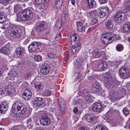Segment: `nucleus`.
I'll list each match as a JSON object with an SVG mask.
<instances>
[{
    "label": "nucleus",
    "mask_w": 130,
    "mask_h": 130,
    "mask_svg": "<svg viewBox=\"0 0 130 130\" xmlns=\"http://www.w3.org/2000/svg\"><path fill=\"white\" fill-rule=\"evenodd\" d=\"M26 111L25 107L23 105V103L20 101L15 102L12 107V112L19 116L23 115Z\"/></svg>",
    "instance_id": "nucleus-2"
},
{
    "label": "nucleus",
    "mask_w": 130,
    "mask_h": 130,
    "mask_svg": "<svg viewBox=\"0 0 130 130\" xmlns=\"http://www.w3.org/2000/svg\"><path fill=\"white\" fill-rule=\"evenodd\" d=\"M6 15L4 13H3L2 14H0V23H3L6 20Z\"/></svg>",
    "instance_id": "nucleus-34"
},
{
    "label": "nucleus",
    "mask_w": 130,
    "mask_h": 130,
    "mask_svg": "<svg viewBox=\"0 0 130 130\" xmlns=\"http://www.w3.org/2000/svg\"><path fill=\"white\" fill-rule=\"evenodd\" d=\"M1 105L4 111L6 110L7 109L8 105L6 102H3Z\"/></svg>",
    "instance_id": "nucleus-43"
},
{
    "label": "nucleus",
    "mask_w": 130,
    "mask_h": 130,
    "mask_svg": "<svg viewBox=\"0 0 130 130\" xmlns=\"http://www.w3.org/2000/svg\"><path fill=\"white\" fill-rule=\"evenodd\" d=\"M123 28L124 31L125 32H130V23H126L124 24L123 26Z\"/></svg>",
    "instance_id": "nucleus-32"
},
{
    "label": "nucleus",
    "mask_w": 130,
    "mask_h": 130,
    "mask_svg": "<svg viewBox=\"0 0 130 130\" xmlns=\"http://www.w3.org/2000/svg\"><path fill=\"white\" fill-rule=\"evenodd\" d=\"M32 94L31 90L29 89H26L23 91V98L25 100H28L31 98Z\"/></svg>",
    "instance_id": "nucleus-15"
},
{
    "label": "nucleus",
    "mask_w": 130,
    "mask_h": 130,
    "mask_svg": "<svg viewBox=\"0 0 130 130\" xmlns=\"http://www.w3.org/2000/svg\"><path fill=\"white\" fill-rule=\"evenodd\" d=\"M80 95L81 96H83L86 93V91L85 90H83L81 91L80 92Z\"/></svg>",
    "instance_id": "nucleus-63"
},
{
    "label": "nucleus",
    "mask_w": 130,
    "mask_h": 130,
    "mask_svg": "<svg viewBox=\"0 0 130 130\" xmlns=\"http://www.w3.org/2000/svg\"><path fill=\"white\" fill-rule=\"evenodd\" d=\"M92 109L94 112H101L102 110V106L100 103L96 102L93 104Z\"/></svg>",
    "instance_id": "nucleus-17"
},
{
    "label": "nucleus",
    "mask_w": 130,
    "mask_h": 130,
    "mask_svg": "<svg viewBox=\"0 0 130 130\" xmlns=\"http://www.w3.org/2000/svg\"><path fill=\"white\" fill-rule=\"evenodd\" d=\"M95 130H108V129L106 127L102 125H98L96 126Z\"/></svg>",
    "instance_id": "nucleus-39"
},
{
    "label": "nucleus",
    "mask_w": 130,
    "mask_h": 130,
    "mask_svg": "<svg viewBox=\"0 0 130 130\" xmlns=\"http://www.w3.org/2000/svg\"><path fill=\"white\" fill-rule=\"evenodd\" d=\"M88 8H94L96 7V4L94 0H86Z\"/></svg>",
    "instance_id": "nucleus-23"
},
{
    "label": "nucleus",
    "mask_w": 130,
    "mask_h": 130,
    "mask_svg": "<svg viewBox=\"0 0 130 130\" xmlns=\"http://www.w3.org/2000/svg\"><path fill=\"white\" fill-rule=\"evenodd\" d=\"M64 103V102L62 100H61V101H59L58 106L60 111L62 112L64 111L65 109Z\"/></svg>",
    "instance_id": "nucleus-30"
},
{
    "label": "nucleus",
    "mask_w": 130,
    "mask_h": 130,
    "mask_svg": "<svg viewBox=\"0 0 130 130\" xmlns=\"http://www.w3.org/2000/svg\"><path fill=\"white\" fill-rule=\"evenodd\" d=\"M82 63H80L79 61H76L74 62V67L76 70H79L78 69L80 68L82 66Z\"/></svg>",
    "instance_id": "nucleus-37"
},
{
    "label": "nucleus",
    "mask_w": 130,
    "mask_h": 130,
    "mask_svg": "<svg viewBox=\"0 0 130 130\" xmlns=\"http://www.w3.org/2000/svg\"><path fill=\"white\" fill-rule=\"evenodd\" d=\"M115 35L111 32H107L103 34L101 38L102 43L105 44L110 43L115 39Z\"/></svg>",
    "instance_id": "nucleus-4"
},
{
    "label": "nucleus",
    "mask_w": 130,
    "mask_h": 130,
    "mask_svg": "<svg viewBox=\"0 0 130 130\" xmlns=\"http://www.w3.org/2000/svg\"><path fill=\"white\" fill-rule=\"evenodd\" d=\"M8 75L10 77H14L17 76V74L16 72L14 71L8 73Z\"/></svg>",
    "instance_id": "nucleus-42"
},
{
    "label": "nucleus",
    "mask_w": 130,
    "mask_h": 130,
    "mask_svg": "<svg viewBox=\"0 0 130 130\" xmlns=\"http://www.w3.org/2000/svg\"><path fill=\"white\" fill-rule=\"evenodd\" d=\"M44 1V0H35V2L36 4H40Z\"/></svg>",
    "instance_id": "nucleus-55"
},
{
    "label": "nucleus",
    "mask_w": 130,
    "mask_h": 130,
    "mask_svg": "<svg viewBox=\"0 0 130 130\" xmlns=\"http://www.w3.org/2000/svg\"><path fill=\"white\" fill-rule=\"evenodd\" d=\"M61 26V22L60 20H57L56 21L55 25V26L57 28V29H60Z\"/></svg>",
    "instance_id": "nucleus-48"
},
{
    "label": "nucleus",
    "mask_w": 130,
    "mask_h": 130,
    "mask_svg": "<svg viewBox=\"0 0 130 130\" xmlns=\"http://www.w3.org/2000/svg\"><path fill=\"white\" fill-rule=\"evenodd\" d=\"M6 91L8 93L9 95L13 94V93L14 92V87L11 85H9L6 87Z\"/></svg>",
    "instance_id": "nucleus-24"
},
{
    "label": "nucleus",
    "mask_w": 130,
    "mask_h": 130,
    "mask_svg": "<svg viewBox=\"0 0 130 130\" xmlns=\"http://www.w3.org/2000/svg\"><path fill=\"white\" fill-rule=\"evenodd\" d=\"M92 91L94 92H98L101 89V88L99 83H96L91 88Z\"/></svg>",
    "instance_id": "nucleus-26"
},
{
    "label": "nucleus",
    "mask_w": 130,
    "mask_h": 130,
    "mask_svg": "<svg viewBox=\"0 0 130 130\" xmlns=\"http://www.w3.org/2000/svg\"><path fill=\"white\" fill-rule=\"evenodd\" d=\"M126 91L125 89L122 88L120 90V92L116 93L110 94L109 98L112 100H118L121 98L126 93Z\"/></svg>",
    "instance_id": "nucleus-8"
},
{
    "label": "nucleus",
    "mask_w": 130,
    "mask_h": 130,
    "mask_svg": "<svg viewBox=\"0 0 130 130\" xmlns=\"http://www.w3.org/2000/svg\"><path fill=\"white\" fill-rule=\"evenodd\" d=\"M22 10L21 6L19 5H16L14 7V12L16 13L17 12Z\"/></svg>",
    "instance_id": "nucleus-36"
},
{
    "label": "nucleus",
    "mask_w": 130,
    "mask_h": 130,
    "mask_svg": "<svg viewBox=\"0 0 130 130\" xmlns=\"http://www.w3.org/2000/svg\"><path fill=\"white\" fill-rule=\"evenodd\" d=\"M78 130H89L88 128L85 127H82L79 128Z\"/></svg>",
    "instance_id": "nucleus-60"
},
{
    "label": "nucleus",
    "mask_w": 130,
    "mask_h": 130,
    "mask_svg": "<svg viewBox=\"0 0 130 130\" xmlns=\"http://www.w3.org/2000/svg\"><path fill=\"white\" fill-rule=\"evenodd\" d=\"M86 99L87 102H92L93 101V97L90 95H88L86 96Z\"/></svg>",
    "instance_id": "nucleus-45"
},
{
    "label": "nucleus",
    "mask_w": 130,
    "mask_h": 130,
    "mask_svg": "<svg viewBox=\"0 0 130 130\" xmlns=\"http://www.w3.org/2000/svg\"><path fill=\"white\" fill-rule=\"evenodd\" d=\"M110 10L107 7L100 8V17L102 18L108 14L110 12Z\"/></svg>",
    "instance_id": "nucleus-16"
},
{
    "label": "nucleus",
    "mask_w": 130,
    "mask_h": 130,
    "mask_svg": "<svg viewBox=\"0 0 130 130\" xmlns=\"http://www.w3.org/2000/svg\"><path fill=\"white\" fill-rule=\"evenodd\" d=\"M42 59V57L40 55H35L34 57V61L37 62H39Z\"/></svg>",
    "instance_id": "nucleus-47"
},
{
    "label": "nucleus",
    "mask_w": 130,
    "mask_h": 130,
    "mask_svg": "<svg viewBox=\"0 0 130 130\" xmlns=\"http://www.w3.org/2000/svg\"><path fill=\"white\" fill-rule=\"evenodd\" d=\"M125 8L127 10L130 11V1L127 2L125 3Z\"/></svg>",
    "instance_id": "nucleus-49"
},
{
    "label": "nucleus",
    "mask_w": 130,
    "mask_h": 130,
    "mask_svg": "<svg viewBox=\"0 0 130 130\" xmlns=\"http://www.w3.org/2000/svg\"><path fill=\"white\" fill-rule=\"evenodd\" d=\"M45 23L43 21L37 23L33 29L34 31L37 33H38L43 31Z\"/></svg>",
    "instance_id": "nucleus-12"
},
{
    "label": "nucleus",
    "mask_w": 130,
    "mask_h": 130,
    "mask_svg": "<svg viewBox=\"0 0 130 130\" xmlns=\"http://www.w3.org/2000/svg\"><path fill=\"white\" fill-rule=\"evenodd\" d=\"M120 82L119 81H117L115 79V86L113 87L118 86L120 84Z\"/></svg>",
    "instance_id": "nucleus-62"
},
{
    "label": "nucleus",
    "mask_w": 130,
    "mask_h": 130,
    "mask_svg": "<svg viewBox=\"0 0 130 130\" xmlns=\"http://www.w3.org/2000/svg\"><path fill=\"white\" fill-rule=\"evenodd\" d=\"M52 91L49 90H46L44 91L43 93V94L46 96H50L52 93Z\"/></svg>",
    "instance_id": "nucleus-50"
},
{
    "label": "nucleus",
    "mask_w": 130,
    "mask_h": 130,
    "mask_svg": "<svg viewBox=\"0 0 130 130\" xmlns=\"http://www.w3.org/2000/svg\"><path fill=\"white\" fill-rule=\"evenodd\" d=\"M32 102L33 104L35 105L37 108L42 107L44 105L43 101L41 98H35L32 100Z\"/></svg>",
    "instance_id": "nucleus-10"
},
{
    "label": "nucleus",
    "mask_w": 130,
    "mask_h": 130,
    "mask_svg": "<svg viewBox=\"0 0 130 130\" xmlns=\"http://www.w3.org/2000/svg\"><path fill=\"white\" fill-rule=\"evenodd\" d=\"M40 44V43L39 42H34L31 43L28 47L29 52L32 53L35 52L38 48V45Z\"/></svg>",
    "instance_id": "nucleus-13"
},
{
    "label": "nucleus",
    "mask_w": 130,
    "mask_h": 130,
    "mask_svg": "<svg viewBox=\"0 0 130 130\" xmlns=\"http://www.w3.org/2000/svg\"><path fill=\"white\" fill-rule=\"evenodd\" d=\"M55 110V109L54 108H52L50 109V112L52 113H54Z\"/></svg>",
    "instance_id": "nucleus-64"
},
{
    "label": "nucleus",
    "mask_w": 130,
    "mask_h": 130,
    "mask_svg": "<svg viewBox=\"0 0 130 130\" xmlns=\"http://www.w3.org/2000/svg\"><path fill=\"white\" fill-rule=\"evenodd\" d=\"M47 56L51 58H56L57 57L55 54L50 52L47 53Z\"/></svg>",
    "instance_id": "nucleus-46"
},
{
    "label": "nucleus",
    "mask_w": 130,
    "mask_h": 130,
    "mask_svg": "<svg viewBox=\"0 0 130 130\" xmlns=\"http://www.w3.org/2000/svg\"><path fill=\"white\" fill-rule=\"evenodd\" d=\"M43 3L41 6V11H43L46 10L48 7V3L46 2H43Z\"/></svg>",
    "instance_id": "nucleus-38"
},
{
    "label": "nucleus",
    "mask_w": 130,
    "mask_h": 130,
    "mask_svg": "<svg viewBox=\"0 0 130 130\" xmlns=\"http://www.w3.org/2000/svg\"><path fill=\"white\" fill-rule=\"evenodd\" d=\"M8 32L11 36L13 37L19 38L22 36L21 31L18 27L14 26L10 28Z\"/></svg>",
    "instance_id": "nucleus-5"
},
{
    "label": "nucleus",
    "mask_w": 130,
    "mask_h": 130,
    "mask_svg": "<svg viewBox=\"0 0 130 130\" xmlns=\"http://www.w3.org/2000/svg\"><path fill=\"white\" fill-rule=\"evenodd\" d=\"M92 56L93 58H99L100 57L103 56L105 55V52L104 51H101L98 49H95L92 52Z\"/></svg>",
    "instance_id": "nucleus-14"
},
{
    "label": "nucleus",
    "mask_w": 130,
    "mask_h": 130,
    "mask_svg": "<svg viewBox=\"0 0 130 130\" xmlns=\"http://www.w3.org/2000/svg\"><path fill=\"white\" fill-rule=\"evenodd\" d=\"M105 25L107 29L109 30H111L112 29L113 25L112 21L110 20H109L106 22Z\"/></svg>",
    "instance_id": "nucleus-29"
},
{
    "label": "nucleus",
    "mask_w": 130,
    "mask_h": 130,
    "mask_svg": "<svg viewBox=\"0 0 130 130\" xmlns=\"http://www.w3.org/2000/svg\"><path fill=\"white\" fill-rule=\"evenodd\" d=\"M38 114L40 115V122L42 125H48L50 124V118L53 117L52 114L47 113L46 111L42 110L39 111Z\"/></svg>",
    "instance_id": "nucleus-3"
},
{
    "label": "nucleus",
    "mask_w": 130,
    "mask_h": 130,
    "mask_svg": "<svg viewBox=\"0 0 130 130\" xmlns=\"http://www.w3.org/2000/svg\"><path fill=\"white\" fill-rule=\"evenodd\" d=\"M108 113L106 114V117L105 119L107 122L111 123L112 121H113L112 118L110 116L108 115Z\"/></svg>",
    "instance_id": "nucleus-41"
},
{
    "label": "nucleus",
    "mask_w": 130,
    "mask_h": 130,
    "mask_svg": "<svg viewBox=\"0 0 130 130\" xmlns=\"http://www.w3.org/2000/svg\"><path fill=\"white\" fill-rule=\"evenodd\" d=\"M95 62L97 63V67L99 71H103L107 69V64L103 60H99L96 61Z\"/></svg>",
    "instance_id": "nucleus-11"
},
{
    "label": "nucleus",
    "mask_w": 130,
    "mask_h": 130,
    "mask_svg": "<svg viewBox=\"0 0 130 130\" xmlns=\"http://www.w3.org/2000/svg\"><path fill=\"white\" fill-rule=\"evenodd\" d=\"M77 36L75 34H73L71 37V41L72 45H74L75 44L77 43L79 41H77Z\"/></svg>",
    "instance_id": "nucleus-31"
},
{
    "label": "nucleus",
    "mask_w": 130,
    "mask_h": 130,
    "mask_svg": "<svg viewBox=\"0 0 130 130\" xmlns=\"http://www.w3.org/2000/svg\"><path fill=\"white\" fill-rule=\"evenodd\" d=\"M32 122V121L31 118H29L27 120L26 123L28 125H31Z\"/></svg>",
    "instance_id": "nucleus-56"
},
{
    "label": "nucleus",
    "mask_w": 130,
    "mask_h": 130,
    "mask_svg": "<svg viewBox=\"0 0 130 130\" xmlns=\"http://www.w3.org/2000/svg\"><path fill=\"white\" fill-rule=\"evenodd\" d=\"M119 72L120 75L124 77H127L129 76V71L125 68H122L120 69Z\"/></svg>",
    "instance_id": "nucleus-21"
},
{
    "label": "nucleus",
    "mask_w": 130,
    "mask_h": 130,
    "mask_svg": "<svg viewBox=\"0 0 130 130\" xmlns=\"http://www.w3.org/2000/svg\"><path fill=\"white\" fill-rule=\"evenodd\" d=\"M10 51L8 45H6L0 49V53L6 55H8Z\"/></svg>",
    "instance_id": "nucleus-22"
},
{
    "label": "nucleus",
    "mask_w": 130,
    "mask_h": 130,
    "mask_svg": "<svg viewBox=\"0 0 130 130\" xmlns=\"http://www.w3.org/2000/svg\"><path fill=\"white\" fill-rule=\"evenodd\" d=\"M63 3L62 0H56L54 6V8L57 10L60 9Z\"/></svg>",
    "instance_id": "nucleus-25"
},
{
    "label": "nucleus",
    "mask_w": 130,
    "mask_h": 130,
    "mask_svg": "<svg viewBox=\"0 0 130 130\" xmlns=\"http://www.w3.org/2000/svg\"><path fill=\"white\" fill-rule=\"evenodd\" d=\"M34 88L38 91L41 90L43 88L42 85L41 83H37L34 84Z\"/></svg>",
    "instance_id": "nucleus-35"
},
{
    "label": "nucleus",
    "mask_w": 130,
    "mask_h": 130,
    "mask_svg": "<svg viewBox=\"0 0 130 130\" xmlns=\"http://www.w3.org/2000/svg\"><path fill=\"white\" fill-rule=\"evenodd\" d=\"M41 6H37L36 7L35 10L38 13H40L41 12H43V11H41Z\"/></svg>",
    "instance_id": "nucleus-52"
},
{
    "label": "nucleus",
    "mask_w": 130,
    "mask_h": 130,
    "mask_svg": "<svg viewBox=\"0 0 130 130\" xmlns=\"http://www.w3.org/2000/svg\"><path fill=\"white\" fill-rule=\"evenodd\" d=\"M33 15L31 10L29 9H26L16 14V21L18 22L29 21L32 19Z\"/></svg>",
    "instance_id": "nucleus-1"
},
{
    "label": "nucleus",
    "mask_w": 130,
    "mask_h": 130,
    "mask_svg": "<svg viewBox=\"0 0 130 130\" xmlns=\"http://www.w3.org/2000/svg\"><path fill=\"white\" fill-rule=\"evenodd\" d=\"M29 39L28 38L25 39L24 42H23V44L24 45L26 44L27 43H28V42H29Z\"/></svg>",
    "instance_id": "nucleus-61"
},
{
    "label": "nucleus",
    "mask_w": 130,
    "mask_h": 130,
    "mask_svg": "<svg viewBox=\"0 0 130 130\" xmlns=\"http://www.w3.org/2000/svg\"><path fill=\"white\" fill-rule=\"evenodd\" d=\"M123 46L121 44H118L116 46V49L118 51L121 52L123 49Z\"/></svg>",
    "instance_id": "nucleus-40"
},
{
    "label": "nucleus",
    "mask_w": 130,
    "mask_h": 130,
    "mask_svg": "<svg viewBox=\"0 0 130 130\" xmlns=\"http://www.w3.org/2000/svg\"><path fill=\"white\" fill-rule=\"evenodd\" d=\"M126 86L128 93L130 94V83L127 85Z\"/></svg>",
    "instance_id": "nucleus-57"
},
{
    "label": "nucleus",
    "mask_w": 130,
    "mask_h": 130,
    "mask_svg": "<svg viewBox=\"0 0 130 130\" xmlns=\"http://www.w3.org/2000/svg\"><path fill=\"white\" fill-rule=\"evenodd\" d=\"M81 76L80 72L79 70H77L75 71L73 77L76 79H78L80 78Z\"/></svg>",
    "instance_id": "nucleus-33"
},
{
    "label": "nucleus",
    "mask_w": 130,
    "mask_h": 130,
    "mask_svg": "<svg viewBox=\"0 0 130 130\" xmlns=\"http://www.w3.org/2000/svg\"><path fill=\"white\" fill-rule=\"evenodd\" d=\"M125 16L124 12L121 11H118L115 15L114 20L116 23L121 22L124 19Z\"/></svg>",
    "instance_id": "nucleus-9"
},
{
    "label": "nucleus",
    "mask_w": 130,
    "mask_h": 130,
    "mask_svg": "<svg viewBox=\"0 0 130 130\" xmlns=\"http://www.w3.org/2000/svg\"><path fill=\"white\" fill-rule=\"evenodd\" d=\"M48 67L46 63H45L42 64L40 70L41 74L44 75L47 74L49 72V68Z\"/></svg>",
    "instance_id": "nucleus-19"
},
{
    "label": "nucleus",
    "mask_w": 130,
    "mask_h": 130,
    "mask_svg": "<svg viewBox=\"0 0 130 130\" xmlns=\"http://www.w3.org/2000/svg\"><path fill=\"white\" fill-rule=\"evenodd\" d=\"M6 91L5 88L2 87L0 88V94H3Z\"/></svg>",
    "instance_id": "nucleus-54"
},
{
    "label": "nucleus",
    "mask_w": 130,
    "mask_h": 130,
    "mask_svg": "<svg viewBox=\"0 0 130 130\" xmlns=\"http://www.w3.org/2000/svg\"><path fill=\"white\" fill-rule=\"evenodd\" d=\"M105 85L107 88L113 87L115 86V79L111 78L108 75H106L104 77Z\"/></svg>",
    "instance_id": "nucleus-7"
},
{
    "label": "nucleus",
    "mask_w": 130,
    "mask_h": 130,
    "mask_svg": "<svg viewBox=\"0 0 130 130\" xmlns=\"http://www.w3.org/2000/svg\"><path fill=\"white\" fill-rule=\"evenodd\" d=\"M15 51L17 55H21L25 52V50L24 48L19 47L16 49Z\"/></svg>",
    "instance_id": "nucleus-28"
},
{
    "label": "nucleus",
    "mask_w": 130,
    "mask_h": 130,
    "mask_svg": "<svg viewBox=\"0 0 130 130\" xmlns=\"http://www.w3.org/2000/svg\"><path fill=\"white\" fill-rule=\"evenodd\" d=\"M87 16L91 19V24L93 25L98 22L99 15L97 10H93L88 12Z\"/></svg>",
    "instance_id": "nucleus-6"
},
{
    "label": "nucleus",
    "mask_w": 130,
    "mask_h": 130,
    "mask_svg": "<svg viewBox=\"0 0 130 130\" xmlns=\"http://www.w3.org/2000/svg\"><path fill=\"white\" fill-rule=\"evenodd\" d=\"M118 122L117 120H114L111 122V124L112 126H116L118 125Z\"/></svg>",
    "instance_id": "nucleus-51"
},
{
    "label": "nucleus",
    "mask_w": 130,
    "mask_h": 130,
    "mask_svg": "<svg viewBox=\"0 0 130 130\" xmlns=\"http://www.w3.org/2000/svg\"><path fill=\"white\" fill-rule=\"evenodd\" d=\"M85 117L86 120L89 122H92L95 120V116L92 113L86 114Z\"/></svg>",
    "instance_id": "nucleus-20"
},
{
    "label": "nucleus",
    "mask_w": 130,
    "mask_h": 130,
    "mask_svg": "<svg viewBox=\"0 0 130 130\" xmlns=\"http://www.w3.org/2000/svg\"><path fill=\"white\" fill-rule=\"evenodd\" d=\"M123 111L124 115H127L129 113L128 111L125 108H124L123 110Z\"/></svg>",
    "instance_id": "nucleus-58"
},
{
    "label": "nucleus",
    "mask_w": 130,
    "mask_h": 130,
    "mask_svg": "<svg viewBox=\"0 0 130 130\" xmlns=\"http://www.w3.org/2000/svg\"><path fill=\"white\" fill-rule=\"evenodd\" d=\"M61 32H60L56 35L55 38V40L56 41L58 40L61 38Z\"/></svg>",
    "instance_id": "nucleus-53"
},
{
    "label": "nucleus",
    "mask_w": 130,
    "mask_h": 130,
    "mask_svg": "<svg viewBox=\"0 0 130 130\" xmlns=\"http://www.w3.org/2000/svg\"><path fill=\"white\" fill-rule=\"evenodd\" d=\"M77 28L78 31L80 32H83L85 31V28L83 26L82 23L78 22L77 24Z\"/></svg>",
    "instance_id": "nucleus-27"
},
{
    "label": "nucleus",
    "mask_w": 130,
    "mask_h": 130,
    "mask_svg": "<svg viewBox=\"0 0 130 130\" xmlns=\"http://www.w3.org/2000/svg\"><path fill=\"white\" fill-rule=\"evenodd\" d=\"M100 4H104L106 3L108 0H98Z\"/></svg>",
    "instance_id": "nucleus-59"
},
{
    "label": "nucleus",
    "mask_w": 130,
    "mask_h": 130,
    "mask_svg": "<svg viewBox=\"0 0 130 130\" xmlns=\"http://www.w3.org/2000/svg\"><path fill=\"white\" fill-rule=\"evenodd\" d=\"M109 64L112 67H116L119 64V62L117 61H110L109 62Z\"/></svg>",
    "instance_id": "nucleus-44"
},
{
    "label": "nucleus",
    "mask_w": 130,
    "mask_h": 130,
    "mask_svg": "<svg viewBox=\"0 0 130 130\" xmlns=\"http://www.w3.org/2000/svg\"><path fill=\"white\" fill-rule=\"evenodd\" d=\"M73 46L71 48V53L73 54L78 53L81 48V43L79 42L74 45H72Z\"/></svg>",
    "instance_id": "nucleus-18"
}]
</instances>
